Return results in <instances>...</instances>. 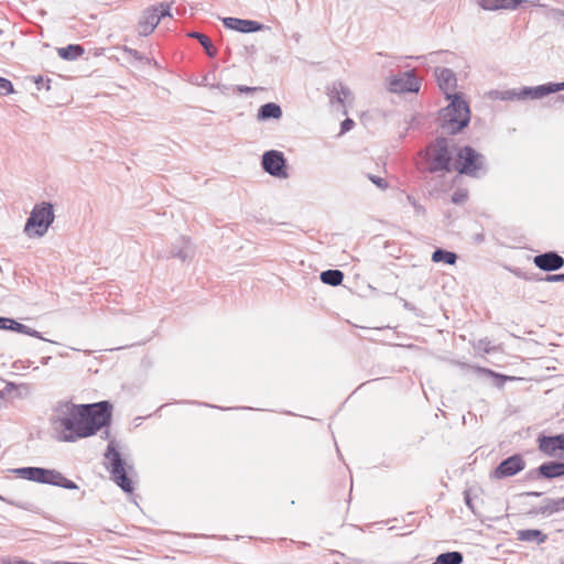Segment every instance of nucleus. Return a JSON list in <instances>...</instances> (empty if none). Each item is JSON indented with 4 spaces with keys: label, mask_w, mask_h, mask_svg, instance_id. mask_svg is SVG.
I'll return each mask as SVG.
<instances>
[{
    "label": "nucleus",
    "mask_w": 564,
    "mask_h": 564,
    "mask_svg": "<svg viewBox=\"0 0 564 564\" xmlns=\"http://www.w3.org/2000/svg\"><path fill=\"white\" fill-rule=\"evenodd\" d=\"M262 169L264 172L270 174L271 176L278 178L288 177L286 171V159L281 151L278 150H269L265 151L262 155Z\"/></svg>",
    "instance_id": "9"
},
{
    "label": "nucleus",
    "mask_w": 564,
    "mask_h": 564,
    "mask_svg": "<svg viewBox=\"0 0 564 564\" xmlns=\"http://www.w3.org/2000/svg\"><path fill=\"white\" fill-rule=\"evenodd\" d=\"M85 53V48L80 44H68L57 48L58 56L64 61H75Z\"/></svg>",
    "instance_id": "25"
},
{
    "label": "nucleus",
    "mask_w": 564,
    "mask_h": 564,
    "mask_svg": "<svg viewBox=\"0 0 564 564\" xmlns=\"http://www.w3.org/2000/svg\"><path fill=\"white\" fill-rule=\"evenodd\" d=\"M453 170L459 175L480 178L488 173L486 156L471 145H455Z\"/></svg>",
    "instance_id": "3"
},
{
    "label": "nucleus",
    "mask_w": 564,
    "mask_h": 564,
    "mask_svg": "<svg viewBox=\"0 0 564 564\" xmlns=\"http://www.w3.org/2000/svg\"><path fill=\"white\" fill-rule=\"evenodd\" d=\"M7 330L15 332L19 334L28 335V336H31V337H34V338H37V339H41L44 341H50V343L55 344V341L43 337L42 334L40 332H37L36 329L31 328L11 317H9V319H8Z\"/></svg>",
    "instance_id": "22"
},
{
    "label": "nucleus",
    "mask_w": 564,
    "mask_h": 564,
    "mask_svg": "<svg viewBox=\"0 0 564 564\" xmlns=\"http://www.w3.org/2000/svg\"><path fill=\"white\" fill-rule=\"evenodd\" d=\"M187 36L197 40L199 42V44L203 46L205 53L209 57H212V58L216 57L217 48L214 46L213 42L210 41V39L207 35H205L200 32H197V31H191L187 33Z\"/></svg>",
    "instance_id": "26"
},
{
    "label": "nucleus",
    "mask_w": 564,
    "mask_h": 564,
    "mask_svg": "<svg viewBox=\"0 0 564 564\" xmlns=\"http://www.w3.org/2000/svg\"><path fill=\"white\" fill-rule=\"evenodd\" d=\"M413 207H414L416 214H421V215L425 214V208L422 205L417 204L416 202H414Z\"/></svg>",
    "instance_id": "46"
},
{
    "label": "nucleus",
    "mask_w": 564,
    "mask_h": 564,
    "mask_svg": "<svg viewBox=\"0 0 564 564\" xmlns=\"http://www.w3.org/2000/svg\"><path fill=\"white\" fill-rule=\"evenodd\" d=\"M0 500L6 501L7 503L15 506L23 510H32V508H31L32 506L29 502L13 501V500L3 498L2 496H0Z\"/></svg>",
    "instance_id": "38"
},
{
    "label": "nucleus",
    "mask_w": 564,
    "mask_h": 564,
    "mask_svg": "<svg viewBox=\"0 0 564 564\" xmlns=\"http://www.w3.org/2000/svg\"><path fill=\"white\" fill-rule=\"evenodd\" d=\"M403 307L405 310H409V311H414L415 310L414 305H412L410 302H408L405 300L403 301Z\"/></svg>",
    "instance_id": "48"
},
{
    "label": "nucleus",
    "mask_w": 564,
    "mask_h": 564,
    "mask_svg": "<svg viewBox=\"0 0 564 564\" xmlns=\"http://www.w3.org/2000/svg\"><path fill=\"white\" fill-rule=\"evenodd\" d=\"M325 93L330 104L338 102L343 108L346 107V101L352 99L351 90L340 80H334L327 84Z\"/></svg>",
    "instance_id": "15"
},
{
    "label": "nucleus",
    "mask_w": 564,
    "mask_h": 564,
    "mask_svg": "<svg viewBox=\"0 0 564 564\" xmlns=\"http://www.w3.org/2000/svg\"><path fill=\"white\" fill-rule=\"evenodd\" d=\"M543 478L546 480L560 478L564 476V460H549L541 464Z\"/></svg>",
    "instance_id": "23"
},
{
    "label": "nucleus",
    "mask_w": 564,
    "mask_h": 564,
    "mask_svg": "<svg viewBox=\"0 0 564 564\" xmlns=\"http://www.w3.org/2000/svg\"><path fill=\"white\" fill-rule=\"evenodd\" d=\"M194 256V250L192 248L189 239L184 236L180 237L176 243L170 249L167 257L169 258H178L182 261H186L187 259H192Z\"/></svg>",
    "instance_id": "18"
},
{
    "label": "nucleus",
    "mask_w": 564,
    "mask_h": 564,
    "mask_svg": "<svg viewBox=\"0 0 564 564\" xmlns=\"http://www.w3.org/2000/svg\"><path fill=\"white\" fill-rule=\"evenodd\" d=\"M109 436H110V432H109L108 430H105V431L102 432L101 437H102V438H109Z\"/></svg>",
    "instance_id": "51"
},
{
    "label": "nucleus",
    "mask_w": 564,
    "mask_h": 564,
    "mask_svg": "<svg viewBox=\"0 0 564 564\" xmlns=\"http://www.w3.org/2000/svg\"><path fill=\"white\" fill-rule=\"evenodd\" d=\"M54 412L57 414L51 417V424L55 438L67 443L96 435L112 420V404L107 400L87 404L59 401Z\"/></svg>",
    "instance_id": "1"
},
{
    "label": "nucleus",
    "mask_w": 564,
    "mask_h": 564,
    "mask_svg": "<svg viewBox=\"0 0 564 564\" xmlns=\"http://www.w3.org/2000/svg\"><path fill=\"white\" fill-rule=\"evenodd\" d=\"M564 90V82L546 83L534 87L524 86L519 89L521 100L542 99L551 94Z\"/></svg>",
    "instance_id": "13"
},
{
    "label": "nucleus",
    "mask_w": 564,
    "mask_h": 564,
    "mask_svg": "<svg viewBox=\"0 0 564 564\" xmlns=\"http://www.w3.org/2000/svg\"><path fill=\"white\" fill-rule=\"evenodd\" d=\"M391 93H417L420 83L413 70H408L399 76H391L388 84Z\"/></svg>",
    "instance_id": "11"
},
{
    "label": "nucleus",
    "mask_w": 564,
    "mask_h": 564,
    "mask_svg": "<svg viewBox=\"0 0 564 564\" xmlns=\"http://www.w3.org/2000/svg\"><path fill=\"white\" fill-rule=\"evenodd\" d=\"M29 79L32 80V83H34L36 85L37 90H42V89L50 90L51 89L52 80L48 77L39 75V76H32Z\"/></svg>",
    "instance_id": "31"
},
{
    "label": "nucleus",
    "mask_w": 564,
    "mask_h": 564,
    "mask_svg": "<svg viewBox=\"0 0 564 564\" xmlns=\"http://www.w3.org/2000/svg\"><path fill=\"white\" fill-rule=\"evenodd\" d=\"M9 471L15 474L18 477H21L30 481L61 487L68 490L78 489L76 482L66 478L61 471L56 469L29 466L12 468Z\"/></svg>",
    "instance_id": "5"
},
{
    "label": "nucleus",
    "mask_w": 564,
    "mask_h": 564,
    "mask_svg": "<svg viewBox=\"0 0 564 564\" xmlns=\"http://www.w3.org/2000/svg\"><path fill=\"white\" fill-rule=\"evenodd\" d=\"M344 273L343 271L338 269H328L319 274V279L324 284L330 285V286H338L344 281Z\"/></svg>",
    "instance_id": "27"
},
{
    "label": "nucleus",
    "mask_w": 564,
    "mask_h": 564,
    "mask_svg": "<svg viewBox=\"0 0 564 564\" xmlns=\"http://www.w3.org/2000/svg\"><path fill=\"white\" fill-rule=\"evenodd\" d=\"M516 275L525 281L544 282V275L540 273L523 272L521 270H517Z\"/></svg>",
    "instance_id": "32"
},
{
    "label": "nucleus",
    "mask_w": 564,
    "mask_h": 564,
    "mask_svg": "<svg viewBox=\"0 0 564 564\" xmlns=\"http://www.w3.org/2000/svg\"><path fill=\"white\" fill-rule=\"evenodd\" d=\"M408 200H409L413 206H414V202H416V200H415V198H414V197H412V196H410V195H408Z\"/></svg>",
    "instance_id": "52"
},
{
    "label": "nucleus",
    "mask_w": 564,
    "mask_h": 564,
    "mask_svg": "<svg viewBox=\"0 0 564 564\" xmlns=\"http://www.w3.org/2000/svg\"><path fill=\"white\" fill-rule=\"evenodd\" d=\"M368 178H369V180H370V181H371L376 186H378V187H379V188H381V189H386V188H388V186H389L388 182H387L384 178L380 177V176L369 174V175H368Z\"/></svg>",
    "instance_id": "37"
},
{
    "label": "nucleus",
    "mask_w": 564,
    "mask_h": 564,
    "mask_svg": "<svg viewBox=\"0 0 564 564\" xmlns=\"http://www.w3.org/2000/svg\"><path fill=\"white\" fill-rule=\"evenodd\" d=\"M431 259L435 263L444 262L446 264L453 265L456 263L458 256L454 251L436 248L433 251Z\"/></svg>",
    "instance_id": "28"
},
{
    "label": "nucleus",
    "mask_w": 564,
    "mask_h": 564,
    "mask_svg": "<svg viewBox=\"0 0 564 564\" xmlns=\"http://www.w3.org/2000/svg\"><path fill=\"white\" fill-rule=\"evenodd\" d=\"M542 469V465L538 466L536 468H533L531 470H529L527 474H525V478L528 480H541V479H544L543 478V474H541V470Z\"/></svg>",
    "instance_id": "36"
},
{
    "label": "nucleus",
    "mask_w": 564,
    "mask_h": 564,
    "mask_svg": "<svg viewBox=\"0 0 564 564\" xmlns=\"http://www.w3.org/2000/svg\"><path fill=\"white\" fill-rule=\"evenodd\" d=\"M497 97L501 100H521L519 89H508L503 91H496Z\"/></svg>",
    "instance_id": "33"
},
{
    "label": "nucleus",
    "mask_w": 564,
    "mask_h": 564,
    "mask_svg": "<svg viewBox=\"0 0 564 564\" xmlns=\"http://www.w3.org/2000/svg\"><path fill=\"white\" fill-rule=\"evenodd\" d=\"M539 451L550 457L564 458V434L544 435L538 437Z\"/></svg>",
    "instance_id": "12"
},
{
    "label": "nucleus",
    "mask_w": 564,
    "mask_h": 564,
    "mask_svg": "<svg viewBox=\"0 0 564 564\" xmlns=\"http://www.w3.org/2000/svg\"><path fill=\"white\" fill-rule=\"evenodd\" d=\"M454 148L446 137H437L425 150L426 171L431 174L449 173L453 171Z\"/></svg>",
    "instance_id": "4"
},
{
    "label": "nucleus",
    "mask_w": 564,
    "mask_h": 564,
    "mask_svg": "<svg viewBox=\"0 0 564 564\" xmlns=\"http://www.w3.org/2000/svg\"><path fill=\"white\" fill-rule=\"evenodd\" d=\"M51 359H52V357H51V356L42 357V358H41V364H42L43 366H46V365H48V362H50V360H51Z\"/></svg>",
    "instance_id": "49"
},
{
    "label": "nucleus",
    "mask_w": 564,
    "mask_h": 564,
    "mask_svg": "<svg viewBox=\"0 0 564 564\" xmlns=\"http://www.w3.org/2000/svg\"><path fill=\"white\" fill-rule=\"evenodd\" d=\"M234 89L236 91H238L239 94H251L253 91L259 90L260 88L259 87L245 86V85H237V86H235Z\"/></svg>",
    "instance_id": "41"
},
{
    "label": "nucleus",
    "mask_w": 564,
    "mask_h": 564,
    "mask_svg": "<svg viewBox=\"0 0 564 564\" xmlns=\"http://www.w3.org/2000/svg\"><path fill=\"white\" fill-rule=\"evenodd\" d=\"M283 116L282 108L276 102H267L259 107L257 112L258 121L279 120Z\"/></svg>",
    "instance_id": "21"
},
{
    "label": "nucleus",
    "mask_w": 564,
    "mask_h": 564,
    "mask_svg": "<svg viewBox=\"0 0 564 564\" xmlns=\"http://www.w3.org/2000/svg\"><path fill=\"white\" fill-rule=\"evenodd\" d=\"M464 555L458 551H448L441 553L431 564H462Z\"/></svg>",
    "instance_id": "29"
},
{
    "label": "nucleus",
    "mask_w": 564,
    "mask_h": 564,
    "mask_svg": "<svg viewBox=\"0 0 564 564\" xmlns=\"http://www.w3.org/2000/svg\"><path fill=\"white\" fill-rule=\"evenodd\" d=\"M475 240H476L477 242H482V241H484V235H482V234H477V235L475 236Z\"/></svg>",
    "instance_id": "50"
},
{
    "label": "nucleus",
    "mask_w": 564,
    "mask_h": 564,
    "mask_svg": "<svg viewBox=\"0 0 564 564\" xmlns=\"http://www.w3.org/2000/svg\"><path fill=\"white\" fill-rule=\"evenodd\" d=\"M14 93L12 83L0 76V95L7 96Z\"/></svg>",
    "instance_id": "34"
},
{
    "label": "nucleus",
    "mask_w": 564,
    "mask_h": 564,
    "mask_svg": "<svg viewBox=\"0 0 564 564\" xmlns=\"http://www.w3.org/2000/svg\"><path fill=\"white\" fill-rule=\"evenodd\" d=\"M523 495L528 496V497H541L543 494L540 491H528V492H524Z\"/></svg>",
    "instance_id": "47"
},
{
    "label": "nucleus",
    "mask_w": 564,
    "mask_h": 564,
    "mask_svg": "<svg viewBox=\"0 0 564 564\" xmlns=\"http://www.w3.org/2000/svg\"><path fill=\"white\" fill-rule=\"evenodd\" d=\"M464 500H465L466 506H467L471 511H474V506H473L471 498H470V495H469V492H468V491H465V492H464Z\"/></svg>",
    "instance_id": "44"
},
{
    "label": "nucleus",
    "mask_w": 564,
    "mask_h": 564,
    "mask_svg": "<svg viewBox=\"0 0 564 564\" xmlns=\"http://www.w3.org/2000/svg\"><path fill=\"white\" fill-rule=\"evenodd\" d=\"M517 539L522 542H535L541 544L547 540V535L539 529H525L517 532Z\"/></svg>",
    "instance_id": "24"
},
{
    "label": "nucleus",
    "mask_w": 564,
    "mask_h": 564,
    "mask_svg": "<svg viewBox=\"0 0 564 564\" xmlns=\"http://www.w3.org/2000/svg\"><path fill=\"white\" fill-rule=\"evenodd\" d=\"M3 395L0 393V408L2 406V403H3Z\"/></svg>",
    "instance_id": "54"
},
{
    "label": "nucleus",
    "mask_w": 564,
    "mask_h": 564,
    "mask_svg": "<svg viewBox=\"0 0 564 564\" xmlns=\"http://www.w3.org/2000/svg\"><path fill=\"white\" fill-rule=\"evenodd\" d=\"M477 3L486 11L517 10L522 0H477Z\"/></svg>",
    "instance_id": "19"
},
{
    "label": "nucleus",
    "mask_w": 564,
    "mask_h": 564,
    "mask_svg": "<svg viewBox=\"0 0 564 564\" xmlns=\"http://www.w3.org/2000/svg\"><path fill=\"white\" fill-rule=\"evenodd\" d=\"M477 370L479 373H482L487 377H491L494 379V384L498 388H502L507 381L513 379L512 377H508L506 375L496 372V371H494L491 369H487V368H478Z\"/></svg>",
    "instance_id": "30"
},
{
    "label": "nucleus",
    "mask_w": 564,
    "mask_h": 564,
    "mask_svg": "<svg viewBox=\"0 0 564 564\" xmlns=\"http://www.w3.org/2000/svg\"><path fill=\"white\" fill-rule=\"evenodd\" d=\"M434 73L442 90L447 91L456 87V75L451 68L436 67Z\"/></svg>",
    "instance_id": "20"
},
{
    "label": "nucleus",
    "mask_w": 564,
    "mask_h": 564,
    "mask_svg": "<svg viewBox=\"0 0 564 564\" xmlns=\"http://www.w3.org/2000/svg\"><path fill=\"white\" fill-rule=\"evenodd\" d=\"M525 468V460L521 454H513L502 459L490 473L491 479L512 477Z\"/></svg>",
    "instance_id": "10"
},
{
    "label": "nucleus",
    "mask_w": 564,
    "mask_h": 564,
    "mask_svg": "<svg viewBox=\"0 0 564 564\" xmlns=\"http://www.w3.org/2000/svg\"><path fill=\"white\" fill-rule=\"evenodd\" d=\"M8 319H9V317L0 316V329L1 330H7Z\"/></svg>",
    "instance_id": "45"
},
{
    "label": "nucleus",
    "mask_w": 564,
    "mask_h": 564,
    "mask_svg": "<svg viewBox=\"0 0 564 564\" xmlns=\"http://www.w3.org/2000/svg\"><path fill=\"white\" fill-rule=\"evenodd\" d=\"M467 198V195L463 192H459V191H456L453 195H452V202L454 204H462L463 202H465V199Z\"/></svg>",
    "instance_id": "42"
},
{
    "label": "nucleus",
    "mask_w": 564,
    "mask_h": 564,
    "mask_svg": "<svg viewBox=\"0 0 564 564\" xmlns=\"http://www.w3.org/2000/svg\"><path fill=\"white\" fill-rule=\"evenodd\" d=\"M533 263L544 272H553L564 267V258L556 251H546L534 256Z\"/></svg>",
    "instance_id": "14"
},
{
    "label": "nucleus",
    "mask_w": 564,
    "mask_h": 564,
    "mask_svg": "<svg viewBox=\"0 0 564 564\" xmlns=\"http://www.w3.org/2000/svg\"><path fill=\"white\" fill-rule=\"evenodd\" d=\"M165 17H172L171 6L165 2H161L158 6H152L144 9L138 22V32L142 36L151 34L161 19Z\"/></svg>",
    "instance_id": "8"
},
{
    "label": "nucleus",
    "mask_w": 564,
    "mask_h": 564,
    "mask_svg": "<svg viewBox=\"0 0 564 564\" xmlns=\"http://www.w3.org/2000/svg\"><path fill=\"white\" fill-rule=\"evenodd\" d=\"M217 88L221 89V88H226V86L225 85H217Z\"/></svg>",
    "instance_id": "55"
},
{
    "label": "nucleus",
    "mask_w": 564,
    "mask_h": 564,
    "mask_svg": "<svg viewBox=\"0 0 564 564\" xmlns=\"http://www.w3.org/2000/svg\"><path fill=\"white\" fill-rule=\"evenodd\" d=\"M221 22L226 29L238 31L240 33H254L263 30L264 25L258 21L227 17Z\"/></svg>",
    "instance_id": "16"
},
{
    "label": "nucleus",
    "mask_w": 564,
    "mask_h": 564,
    "mask_svg": "<svg viewBox=\"0 0 564 564\" xmlns=\"http://www.w3.org/2000/svg\"><path fill=\"white\" fill-rule=\"evenodd\" d=\"M123 50L129 55H131L134 59H137V61H139L141 63L150 64L152 62V59H150L149 57L144 56L143 54H141L139 51H137L134 48H130V47L124 46Z\"/></svg>",
    "instance_id": "35"
},
{
    "label": "nucleus",
    "mask_w": 564,
    "mask_h": 564,
    "mask_svg": "<svg viewBox=\"0 0 564 564\" xmlns=\"http://www.w3.org/2000/svg\"><path fill=\"white\" fill-rule=\"evenodd\" d=\"M354 126H355L354 120L350 118H346L340 123V133H346V132L350 131Z\"/></svg>",
    "instance_id": "40"
},
{
    "label": "nucleus",
    "mask_w": 564,
    "mask_h": 564,
    "mask_svg": "<svg viewBox=\"0 0 564 564\" xmlns=\"http://www.w3.org/2000/svg\"><path fill=\"white\" fill-rule=\"evenodd\" d=\"M15 390H18V386L14 382H7L6 387L3 388V390L0 393L4 398L6 395L11 394Z\"/></svg>",
    "instance_id": "43"
},
{
    "label": "nucleus",
    "mask_w": 564,
    "mask_h": 564,
    "mask_svg": "<svg viewBox=\"0 0 564 564\" xmlns=\"http://www.w3.org/2000/svg\"><path fill=\"white\" fill-rule=\"evenodd\" d=\"M564 511V497L552 499V498H545L541 506L533 507L528 511L529 516L536 517V516H544L550 517L554 513Z\"/></svg>",
    "instance_id": "17"
},
{
    "label": "nucleus",
    "mask_w": 564,
    "mask_h": 564,
    "mask_svg": "<svg viewBox=\"0 0 564 564\" xmlns=\"http://www.w3.org/2000/svg\"><path fill=\"white\" fill-rule=\"evenodd\" d=\"M104 456L108 460V465L106 466V468L110 473V478L113 480V482L123 492L132 494L134 490V486L132 480L128 476V470L126 468L127 464L121 456L119 445L116 442V440L109 441Z\"/></svg>",
    "instance_id": "6"
},
{
    "label": "nucleus",
    "mask_w": 564,
    "mask_h": 564,
    "mask_svg": "<svg viewBox=\"0 0 564 564\" xmlns=\"http://www.w3.org/2000/svg\"><path fill=\"white\" fill-rule=\"evenodd\" d=\"M557 101L564 102V94L556 97Z\"/></svg>",
    "instance_id": "53"
},
{
    "label": "nucleus",
    "mask_w": 564,
    "mask_h": 564,
    "mask_svg": "<svg viewBox=\"0 0 564 564\" xmlns=\"http://www.w3.org/2000/svg\"><path fill=\"white\" fill-rule=\"evenodd\" d=\"M55 218L54 207L50 202L35 204L26 219L24 232L29 236L43 237Z\"/></svg>",
    "instance_id": "7"
},
{
    "label": "nucleus",
    "mask_w": 564,
    "mask_h": 564,
    "mask_svg": "<svg viewBox=\"0 0 564 564\" xmlns=\"http://www.w3.org/2000/svg\"><path fill=\"white\" fill-rule=\"evenodd\" d=\"M447 98L451 95L446 94ZM440 127L451 135L463 131L470 121V109L460 94H454L451 102L440 110Z\"/></svg>",
    "instance_id": "2"
},
{
    "label": "nucleus",
    "mask_w": 564,
    "mask_h": 564,
    "mask_svg": "<svg viewBox=\"0 0 564 564\" xmlns=\"http://www.w3.org/2000/svg\"><path fill=\"white\" fill-rule=\"evenodd\" d=\"M544 282H564V273H555V274H545L544 275Z\"/></svg>",
    "instance_id": "39"
}]
</instances>
